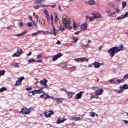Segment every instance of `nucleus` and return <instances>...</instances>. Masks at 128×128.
Segmentation results:
<instances>
[{"label": "nucleus", "instance_id": "c85d7f7f", "mask_svg": "<svg viewBox=\"0 0 128 128\" xmlns=\"http://www.w3.org/2000/svg\"><path fill=\"white\" fill-rule=\"evenodd\" d=\"M42 90L44 89H42V87L40 88V89L38 90H36V94H42Z\"/></svg>", "mask_w": 128, "mask_h": 128}, {"label": "nucleus", "instance_id": "3c124183", "mask_svg": "<svg viewBox=\"0 0 128 128\" xmlns=\"http://www.w3.org/2000/svg\"><path fill=\"white\" fill-rule=\"evenodd\" d=\"M42 58V56L40 54H39L37 56H36V58L38 59V60H40V58Z\"/></svg>", "mask_w": 128, "mask_h": 128}, {"label": "nucleus", "instance_id": "4c0bfd02", "mask_svg": "<svg viewBox=\"0 0 128 128\" xmlns=\"http://www.w3.org/2000/svg\"><path fill=\"white\" fill-rule=\"evenodd\" d=\"M115 92H116L118 94H122V92L124 90L120 88V90H115Z\"/></svg>", "mask_w": 128, "mask_h": 128}, {"label": "nucleus", "instance_id": "4d7b16f0", "mask_svg": "<svg viewBox=\"0 0 128 128\" xmlns=\"http://www.w3.org/2000/svg\"><path fill=\"white\" fill-rule=\"evenodd\" d=\"M46 18H47L48 22L50 20V14L46 16Z\"/></svg>", "mask_w": 128, "mask_h": 128}, {"label": "nucleus", "instance_id": "c03bdc74", "mask_svg": "<svg viewBox=\"0 0 128 128\" xmlns=\"http://www.w3.org/2000/svg\"><path fill=\"white\" fill-rule=\"evenodd\" d=\"M30 92L32 94V96H34L35 94H36V90L31 91Z\"/></svg>", "mask_w": 128, "mask_h": 128}, {"label": "nucleus", "instance_id": "603ef678", "mask_svg": "<svg viewBox=\"0 0 128 128\" xmlns=\"http://www.w3.org/2000/svg\"><path fill=\"white\" fill-rule=\"evenodd\" d=\"M90 42H92V40H88L87 44H86V46H88L89 48H90V46L88 45V44L90 43Z\"/></svg>", "mask_w": 128, "mask_h": 128}, {"label": "nucleus", "instance_id": "7ed1b4c3", "mask_svg": "<svg viewBox=\"0 0 128 128\" xmlns=\"http://www.w3.org/2000/svg\"><path fill=\"white\" fill-rule=\"evenodd\" d=\"M34 109L32 108H22L20 112L22 114H30V112H34Z\"/></svg>", "mask_w": 128, "mask_h": 128}, {"label": "nucleus", "instance_id": "b1692460", "mask_svg": "<svg viewBox=\"0 0 128 128\" xmlns=\"http://www.w3.org/2000/svg\"><path fill=\"white\" fill-rule=\"evenodd\" d=\"M42 2H44V0H37L34 2V4H42Z\"/></svg>", "mask_w": 128, "mask_h": 128}, {"label": "nucleus", "instance_id": "052dcab7", "mask_svg": "<svg viewBox=\"0 0 128 128\" xmlns=\"http://www.w3.org/2000/svg\"><path fill=\"white\" fill-rule=\"evenodd\" d=\"M26 90H27V92H30V90H32V88H26Z\"/></svg>", "mask_w": 128, "mask_h": 128}, {"label": "nucleus", "instance_id": "864d4df0", "mask_svg": "<svg viewBox=\"0 0 128 128\" xmlns=\"http://www.w3.org/2000/svg\"><path fill=\"white\" fill-rule=\"evenodd\" d=\"M126 78H128V74H126V75H125L124 76L123 78H122V80H126Z\"/></svg>", "mask_w": 128, "mask_h": 128}, {"label": "nucleus", "instance_id": "6e6552de", "mask_svg": "<svg viewBox=\"0 0 128 128\" xmlns=\"http://www.w3.org/2000/svg\"><path fill=\"white\" fill-rule=\"evenodd\" d=\"M128 16V12H126L124 14L122 15L121 16L118 17L116 20H124Z\"/></svg>", "mask_w": 128, "mask_h": 128}, {"label": "nucleus", "instance_id": "09e8293b", "mask_svg": "<svg viewBox=\"0 0 128 128\" xmlns=\"http://www.w3.org/2000/svg\"><path fill=\"white\" fill-rule=\"evenodd\" d=\"M75 122H78V120H80V117H74Z\"/></svg>", "mask_w": 128, "mask_h": 128}, {"label": "nucleus", "instance_id": "79ce46f5", "mask_svg": "<svg viewBox=\"0 0 128 128\" xmlns=\"http://www.w3.org/2000/svg\"><path fill=\"white\" fill-rule=\"evenodd\" d=\"M108 4L110 6H112V8H114V4L112 2H108Z\"/></svg>", "mask_w": 128, "mask_h": 128}, {"label": "nucleus", "instance_id": "0e129e2a", "mask_svg": "<svg viewBox=\"0 0 128 128\" xmlns=\"http://www.w3.org/2000/svg\"><path fill=\"white\" fill-rule=\"evenodd\" d=\"M35 62H42V60H36Z\"/></svg>", "mask_w": 128, "mask_h": 128}, {"label": "nucleus", "instance_id": "c756f323", "mask_svg": "<svg viewBox=\"0 0 128 128\" xmlns=\"http://www.w3.org/2000/svg\"><path fill=\"white\" fill-rule=\"evenodd\" d=\"M116 82H118V84H122V82H124V80L122 79L120 80V79H116Z\"/></svg>", "mask_w": 128, "mask_h": 128}, {"label": "nucleus", "instance_id": "9d476101", "mask_svg": "<svg viewBox=\"0 0 128 128\" xmlns=\"http://www.w3.org/2000/svg\"><path fill=\"white\" fill-rule=\"evenodd\" d=\"M84 92L81 91L80 92L76 94V96L75 97V98L76 100H80L82 96V94Z\"/></svg>", "mask_w": 128, "mask_h": 128}, {"label": "nucleus", "instance_id": "e2e57ef3", "mask_svg": "<svg viewBox=\"0 0 128 128\" xmlns=\"http://www.w3.org/2000/svg\"><path fill=\"white\" fill-rule=\"evenodd\" d=\"M40 6H42V8H46V5L44 4H42L40 5Z\"/></svg>", "mask_w": 128, "mask_h": 128}, {"label": "nucleus", "instance_id": "412c9836", "mask_svg": "<svg viewBox=\"0 0 128 128\" xmlns=\"http://www.w3.org/2000/svg\"><path fill=\"white\" fill-rule=\"evenodd\" d=\"M121 90H128V85L127 84H124L123 86H120Z\"/></svg>", "mask_w": 128, "mask_h": 128}, {"label": "nucleus", "instance_id": "c9c22d12", "mask_svg": "<svg viewBox=\"0 0 128 128\" xmlns=\"http://www.w3.org/2000/svg\"><path fill=\"white\" fill-rule=\"evenodd\" d=\"M61 68H66V65L64 63H61L60 65Z\"/></svg>", "mask_w": 128, "mask_h": 128}, {"label": "nucleus", "instance_id": "72a5a7b5", "mask_svg": "<svg viewBox=\"0 0 128 128\" xmlns=\"http://www.w3.org/2000/svg\"><path fill=\"white\" fill-rule=\"evenodd\" d=\"M122 8H124L126 6V2L123 1L122 2Z\"/></svg>", "mask_w": 128, "mask_h": 128}, {"label": "nucleus", "instance_id": "bb28decb", "mask_svg": "<svg viewBox=\"0 0 128 128\" xmlns=\"http://www.w3.org/2000/svg\"><path fill=\"white\" fill-rule=\"evenodd\" d=\"M116 78H114L113 79H111L109 80V82H110V84L112 83H116Z\"/></svg>", "mask_w": 128, "mask_h": 128}, {"label": "nucleus", "instance_id": "49530a36", "mask_svg": "<svg viewBox=\"0 0 128 128\" xmlns=\"http://www.w3.org/2000/svg\"><path fill=\"white\" fill-rule=\"evenodd\" d=\"M42 93L43 94H41L40 96V98H44V94H46V92H44V90H42Z\"/></svg>", "mask_w": 128, "mask_h": 128}, {"label": "nucleus", "instance_id": "58836bf2", "mask_svg": "<svg viewBox=\"0 0 128 128\" xmlns=\"http://www.w3.org/2000/svg\"><path fill=\"white\" fill-rule=\"evenodd\" d=\"M59 30H60V32H64V27L61 26L59 28Z\"/></svg>", "mask_w": 128, "mask_h": 128}, {"label": "nucleus", "instance_id": "774afa93", "mask_svg": "<svg viewBox=\"0 0 128 128\" xmlns=\"http://www.w3.org/2000/svg\"><path fill=\"white\" fill-rule=\"evenodd\" d=\"M70 120H74V117H71L70 118Z\"/></svg>", "mask_w": 128, "mask_h": 128}, {"label": "nucleus", "instance_id": "39448f33", "mask_svg": "<svg viewBox=\"0 0 128 128\" xmlns=\"http://www.w3.org/2000/svg\"><path fill=\"white\" fill-rule=\"evenodd\" d=\"M54 114V112L52 110H46L44 112V116H46V118H50L52 116V115Z\"/></svg>", "mask_w": 128, "mask_h": 128}, {"label": "nucleus", "instance_id": "9b49d317", "mask_svg": "<svg viewBox=\"0 0 128 128\" xmlns=\"http://www.w3.org/2000/svg\"><path fill=\"white\" fill-rule=\"evenodd\" d=\"M92 16H94V20H98V18H102V16L100 14H98L96 12H94L93 14H92Z\"/></svg>", "mask_w": 128, "mask_h": 128}, {"label": "nucleus", "instance_id": "423d86ee", "mask_svg": "<svg viewBox=\"0 0 128 128\" xmlns=\"http://www.w3.org/2000/svg\"><path fill=\"white\" fill-rule=\"evenodd\" d=\"M106 12L108 14L109 16H111V18H116V12H110V8L106 9Z\"/></svg>", "mask_w": 128, "mask_h": 128}, {"label": "nucleus", "instance_id": "f257e3e1", "mask_svg": "<svg viewBox=\"0 0 128 128\" xmlns=\"http://www.w3.org/2000/svg\"><path fill=\"white\" fill-rule=\"evenodd\" d=\"M126 48L124 47V45L120 44L119 46H115L110 48L108 50V52L110 54V58H114L116 54L119 52H122V50H126Z\"/></svg>", "mask_w": 128, "mask_h": 128}, {"label": "nucleus", "instance_id": "4be33fe9", "mask_svg": "<svg viewBox=\"0 0 128 128\" xmlns=\"http://www.w3.org/2000/svg\"><path fill=\"white\" fill-rule=\"evenodd\" d=\"M87 4H88L90 6H93V4H96V2H94V0H90L87 2Z\"/></svg>", "mask_w": 128, "mask_h": 128}, {"label": "nucleus", "instance_id": "a878e982", "mask_svg": "<svg viewBox=\"0 0 128 128\" xmlns=\"http://www.w3.org/2000/svg\"><path fill=\"white\" fill-rule=\"evenodd\" d=\"M81 62H88V59L86 58V57L81 58Z\"/></svg>", "mask_w": 128, "mask_h": 128}, {"label": "nucleus", "instance_id": "5701e85b", "mask_svg": "<svg viewBox=\"0 0 128 128\" xmlns=\"http://www.w3.org/2000/svg\"><path fill=\"white\" fill-rule=\"evenodd\" d=\"M27 33H28V31L25 30V31L23 32H22L17 34L16 36H24V34H26Z\"/></svg>", "mask_w": 128, "mask_h": 128}, {"label": "nucleus", "instance_id": "ddd939ff", "mask_svg": "<svg viewBox=\"0 0 128 128\" xmlns=\"http://www.w3.org/2000/svg\"><path fill=\"white\" fill-rule=\"evenodd\" d=\"M66 120V118H58L56 122L57 124H62V122H64Z\"/></svg>", "mask_w": 128, "mask_h": 128}, {"label": "nucleus", "instance_id": "680f3d73", "mask_svg": "<svg viewBox=\"0 0 128 128\" xmlns=\"http://www.w3.org/2000/svg\"><path fill=\"white\" fill-rule=\"evenodd\" d=\"M40 32H44V30H39L37 32V34H40Z\"/></svg>", "mask_w": 128, "mask_h": 128}, {"label": "nucleus", "instance_id": "bf43d9fd", "mask_svg": "<svg viewBox=\"0 0 128 128\" xmlns=\"http://www.w3.org/2000/svg\"><path fill=\"white\" fill-rule=\"evenodd\" d=\"M54 20H55V24H56L58 22V18H55Z\"/></svg>", "mask_w": 128, "mask_h": 128}, {"label": "nucleus", "instance_id": "0eeeda50", "mask_svg": "<svg viewBox=\"0 0 128 128\" xmlns=\"http://www.w3.org/2000/svg\"><path fill=\"white\" fill-rule=\"evenodd\" d=\"M62 54L61 53H59L57 54H56L55 56H52V60L53 62H56V60H58V59L60 58H62Z\"/></svg>", "mask_w": 128, "mask_h": 128}, {"label": "nucleus", "instance_id": "37998d69", "mask_svg": "<svg viewBox=\"0 0 128 128\" xmlns=\"http://www.w3.org/2000/svg\"><path fill=\"white\" fill-rule=\"evenodd\" d=\"M96 116L95 112H90V116L94 118Z\"/></svg>", "mask_w": 128, "mask_h": 128}, {"label": "nucleus", "instance_id": "13d9d810", "mask_svg": "<svg viewBox=\"0 0 128 128\" xmlns=\"http://www.w3.org/2000/svg\"><path fill=\"white\" fill-rule=\"evenodd\" d=\"M73 27H74V30H76V24L74 22L73 24Z\"/></svg>", "mask_w": 128, "mask_h": 128}, {"label": "nucleus", "instance_id": "de8ad7c7", "mask_svg": "<svg viewBox=\"0 0 128 128\" xmlns=\"http://www.w3.org/2000/svg\"><path fill=\"white\" fill-rule=\"evenodd\" d=\"M90 96H91L90 97V100H92V98H96V96H94V94H92V93H90Z\"/></svg>", "mask_w": 128, "mask_h": 128}, {"label": "nucleus", "instance_id": "f03ea898", "mask_svg": "<svg viewBox=\"0 0 128 128\" xmlns=\"http://www.w3.org/2000/svg\"><path fill=\"white\" fill-rule=\"evenodd\" d=\"M62 20L63 24L64 26H66L67 28H68V30H72V26H70V21L66 18V16L64 15L62 16Z\"/></svg>", "mask_w": 128, "mask_h": 128}, {"label": "nucleus", "instance_id": "aec40b11", "mask_svg": "<svg viewBox=\"0 0 128 128\" xmlns=\"http://www.w3.org/2000/svg\"><path fill=\"white\" fill-rule=\"evenodd\" d=\"M86 20H88L89 22H92V20H94V17L93 16H91V17H90L88 16H86Z\"/></svg>", "mask_w": 128, "mask_h": 128}, {"label": "nucleus", "instance_id": "a211bd4d", "mask_svg": "<svg viewBox=\"0 0 128 128\" xmlns=\"http://www.w3.org/2000/svg\"><path fill=\"white\" fill-rule=\"evenodd\" d=\"M80 28L81 30H86V28H88V24H84L82 25H80Z\"/></svg>", "mask_w": 128, "mask_h": 128}, {"label": "nucleus", "instance_id": "dca6fc26", "mask_svg": "<svg viewBox=\"0 0 128 128\" xmlns=\"http://www.w3.org/2000/svg\"><path fill=\"white\" fill-rule=\"evenodd\" d=\"M66 94H68V98H72V96H74L76 93L72 92H68Z\"/></svg>", "mask_w": 128, "mask_h": 128}, {"label": "nucleus", "instance_id": "473e14b6", "mask_svg": "<svg viewBox=\"0 0 128 128\" xmlns=\"http://www.w3.org/2000/svg\"><path fill=\"white\" fill-rule=\"evenodd\" d=\"M5 74H6V70H2L0 71V76H4Z\"/></svg>", "mask_w": 128, "mask_h": 128}, {"label": "nucleus", "instance_id": "f8f14e48", "mask_svg": "<svg viewBox=\"0 0 128 128\" xmlns=\"http://www.w3.org/2000/svg\"><path fill=\"white\" fill-rule=\"evenodd\" d=\"M52 30L51 31L50 34H53L54 36H56V34H58V30L56 29V28L54 27V25H52Z\"/></svg>", "mask_w": 128, "mask_h": 128}, {"label": "nucleus", "instance_id": "f3484780", "mask_svg": "<svg viewBox=\"0 0 128 128\" xmlns=\"http://www.w3.org/2000/svg\"><path fill=\"white\" fill-rule=\"evenodd\" d=\"M93 66H94V68H98L100 67V62H94L93 63Z\"/></svg>", "mask_w": 128, "mask_h": 128}, {"label": "nucleus", "instance_id": "4468645a", "mask_svg": "<svg viewBox=\"0 0 128 128\" xmlns=\"http://www.w3.org/2000/svg\"><path fill=\"white\" fill-rule=\"evenodd\" d=\"M104 94V90L102 88H98L97 90H96V94L98 96H101V94Z\"/></svg>", "mask_w": 128, "mask_h": 128}, {"label": "nucleus", "instance_id": "ea45409f", "mask_svg": "<svg viewBox=\"0 0 128 128\" xmlns=\"http://www.w3.org/2000/svg\"><path fill=\"white\" fill-rule=\"evenodd\" d=\"M44 14H46V16H48V10H46V9L44 8Z\"/></svg>", "mask_w": 128, "mask_h": 128}, {"label": "nucleus", "instance_id": "6ab92c4d", "mask_svg": "<svg viewBox=\"0 0 128 128\" xmlns=\"http://www.w3.org/2000/svg\"><path fill=\"white\" fill-rule=\"evenodd\" d=\"M64 100V98H56L55 100H56V102H58V104H62Z\"/></svg>", "mask_w": 128, "mask_h": 128}, {"label": "nucleus", "instance_id": "20e7f679", "mask_svg": "<svg viewBox=\"0 0 128 128\" xmlns=\"http://www.w3.org/2000/svg\"><path fill=\"white\" fill-rule=\"evenodd\" d=\"M48 80L44 78L42 80H40V84L41 86L42 90H44V88H48Z\"/></svg>", "mask_w": 128, "mask_h": 128}, {"label": "nucleus", "instance_id": "2eb2a0df", "mask_svg": "<svg viewBox=\"0 0 128 128\" xmlns=\"http://www.w3.org/2000/svg\"><path fill=\"white\" fill-rule=\"evenodd\" d=\"M21 54H22V48H17V51H16V56H20Z\"/></svg>", "mask_w": 128, "mask_h": 128}, {"label": "nucleus", "instance_id": "338daca9", "mask_svg": "<svg viewBox=\"0 0 128 128\" xmlns=\"http://www.w3.org/2000/svg\"><path fill=\"white\" fill-rule=\"evenodd\" d=\"M36 34H38V32H34V33H32V36H36Z\"/></svg>", "mask_w": 128, "mask_h": 128}, {"label": "nucleus", "instance_id": "1a4fd4ad", "mask_svg": "<svg viewBox=\"0 0 128 128\" xmlns=\"http://www.w3.org/2000/svg\"><path fill=\"white\" fill-rule=\"evenodd\" d=\"M24 80V76H21L18 78V80H16V86H20L22 84V80Z\"/></svg>", "mask_w": 128, "mask_h": 128}, {"label": "nucleus", "instance_id": "f704fd0d", "mask_svg": "<svg viewBox=\"0 0 128 128\" xmlns=\"http://www.w3.org/2000/svg\"><path fill=\"white\" fill-rule=\"evenodd\" d=\"M50 18H51V24L52 26H54V16H52V14L50 15Z\"/></svg>", "mask_w": 128, "mask_h": 128}, {"label": "nucleus", "instance_id": "5fc2aeb1", "mask_svg": "<svg viewBox=\"0 0 128 128\" xmlns=\"http://www.w3.org/2000/svg\"><path fill=\"white\" fill-rule=\"evenodd\" d=\"M43 34H50V32L48 31H43Z\"/></svg>", "mask_w": 128, "mask_h": 128}, {"label": "nucleus", "instance_id": "e433bc0d", "mask_svg": "<svg viewBox=\"0 0 128 128\" xmlns=\"http://www.w3.org/2000/svg\"><path fill=\"white\" fill-rule=\"evenodd\" d=\"M74 60H76V62H82V58H75Z\"/></svg>", "mask_w": 128, "mask_h": 128}, {"label": "nucleus", "instance_id": "69168bd1", "mask_svg": "<svg viewBox=\"0 0 128 128\" xmlns=\"http://www.w3.org/2000/svg\"><path fill=\"white\" fill-rule=\"evenodd\" d=\"M50 98H51L52 100H54V102H56V98L54 97L53 96H50Z\"/></svg>", "mask_w": 128, "mask_h": 128}, {"label": "nucleus", "instance_id": "8fccbe9b", "mask_svg": "<svg viewBox=\"0 0 128 128\" xmlns=\"http://www.w3.org/2000/svg\"><path fill=\"white\" fill-rule=\"evenodd\" d=\"M60 90H62V92H64L66 94L68 92V90H66V88H62L60 89Z\"/></svg>", "mask_w": 128, "mask_h": 128}, {"label": "nucleus", "instance_id": "6e6d98bb", "mask_svg": "<svg viewBox=\"0 0 128 128\" xmlns=\"http://www.w3.org/2000/svg\"><path fill=\"white\" fill-rule=\"evenodd\" d=\"M18 24L20 26V28H22V26H24V23L22 22H20L18 23Z\"/></svg>", "mask_w": 128, "mask_h": 128}, {"label": "nucleus", "instance_id": "2f4dec72", "mask_svg": "<svg viewBox=\"0 0 128 128\" xmlns=\"http://www.w3.org/2000/svg\"><path fill=\"white\" fill-rule=\"evenodd\" d=\"M48 98H50V96H48V94H45L43 96L42 98L46 99V100H48Z\"/></svg>", "mask_w": 128, "mask_h": 128}, {"label": "nucleus", "instance_id": "a19ab883", "mask_svg": "<svg viewBox=\"0 0 128 128\" xmlns=\"http://www.w3.org/2000/svg\"><path fill=\"white\" fill-rule=\"evenodd\" d=\"M34 8L35 10H38V8H40V6L35 5L34 6Z\"/></svg>", "mask_w": 128, "mask_h": 128}, {"label": "nucleus", "instance_id": "393cba45", "mask_svg": "<svg viewBox=\"0 0 128 128\" xmlns=\"http://www.w3.org/2000/svg\"><path fill=\"white\" fill-rule=\"evenodd\" d=\"M6 90H8V88H6V87H2L1 88H0V92H2Z\"/></svg>", "mask_w": 128, "mask_h": 128}, {"label": "nucleus", "instance_id": "cd10ccee", "mask_svg": "<svg viewBox=\"0 0 128 128\" xmlns=\"http://www.w3.org/2000/svg\"><path fill=\"white\" fill-rule=\"evenodd\" d=\"M72 38L73 40L72 42H76L78 40V37H72Z\"/></svg>", "mask_w": 128, "mask_h": 128}, {"label": "nucleus", "instance_id": "a18cd8bd", "mask_svg": "<svg viewBox=\"0 0 128 128\" xmlns=\"http://www.w3.org/2000/svg\"><path fill=\"white\" fill-rule=\"evenodd\" d=\"M27 26H28V28H32V22H28L27 24Z\"/></svg>", "mask_w": 128, "mask_h": 128}, {"label": "nucleus", "instance_id": "7c9ffc66", "mask_svg": "<svg viewBox=\"0 0 128 128\" xmlns=\"http://www.w3.org/2000/svg\"><path fill=\"white\" fill-rule=\"evenodd\" d=\"M28 62L30 64V62H36V59L30 58L28 60Z\"/></svg>", "mask_w": 128, "mask_h": 128}]
</instances>
